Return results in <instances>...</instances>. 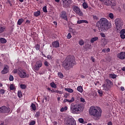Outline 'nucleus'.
<instances>
[{
    "instance_id": "nucleus-51",
    "label": "nucleus",
    "mask_w": 125,
    "mask_h": 125,
    "mask_svg": "<svg viewBox=\"0 0 125 125\" xmlns=\"http://www.w3.org/2000/svg\"><path fill=\"white\" fill-rule=\"evenodd\" d=\"M79 123L83 124V118H79L78 120Z\"/></svg>"
},
{
    "instance_id": "nucleus-42",
    "label": "nucleus",
    "mask_w": 125,
    "mask_h": 125,
    "mask_svg": "<svg viewBox=\"0 0 125 125\" xmlns=\"http://www.w3.org/2000/svg\"><path fill=\"white\" fill-rule=\"evenodd\" d=\"M79 44H80V45H83V44H84V42H83V40H81L79 41Z\"/></svg>"
},
{
    "instance_id": "nucleus-34",
    "label": "nucleus",
    "mask_w": 125,
    "mask_h": 125,
    "mask_svg": "<svg viewBox=\"0 0 125 125\" xmlns=\"http://www.w3.org/2000/svg\"><path fill=\"white\" fill-rule=\"evenodd\" d=\"M109 77L110 78L113 79H115L117 77V75L115 74H109Z\"/></svg>"
},
{
    "instance_id": "nucleus-16",
    "label": "nucleus",
    "mask_w": 125,
    "mask_h": 125,
    "mask_svg": "<svg viewBox=\"0 0 125 125\" xmlns=\"http://www.w3.org/2000/svg\"><path fill=\"white\" fill-rule=\"evenodd\" d=\"M117 57L120 60H124L125 59V52H121L117 55Z\"/></svg>"
},
{
    "instance_id": "nucleus-49",
    "label": "nucleus",
    "mask_w": 125,
    "mask_h": 125,
    "mask_svg": "<svg viewBox=\"0 0 125 125\" xmlns=\"http://www.w3.org/2000/svg\"><path fill=\"white\" fill-rule=\"evenodd\" d=\"M55 93L59 94H62L63 93L62 91L58 90H56Z\"/></svg>"
},
{
    "instance_id": "nucleus-19",
    "label": "nucleus",
    "mask_w": 125,
    "mask_h": 125,
    "mask_svg": "<svg viewBox=\"0 0 125 125\" xmlns=\"http://www.w3.org/2000/svg\"><path fill=\"white\" fill-rule=\"evenodd\" d=\"M85 23V24H88V21L86 20H79L77 21V24H82Z\"/></svg>"
},
{
    "instance_id": "nucleus-10",
    "label": "nucleus",
    "mask_w": 125,
    "mask_h": 125,
    "mask_svg": "<svg viewBox=\"0 0 125 125\" xmlns=\"http://www.w3.org/2000/svg\"><path fill=\"white\" fill-rule=\"evenodd\" d=\"M42 66V61H38L36 62L35 66L34 67V70L37 71H39L40 69Z\"/></svg>"
},
{
    "instance_id": "nucleus-12",
    "label": "nucleus",
    "mask_w": 125,
    "mask_h": 125,
    "mask_svg": "<svg viewBox=\"0 0 125 125\" xmlns=\"http://www.w3.org/2000/svg\"><path fill=\"white\" fill-rule=\"evenodd\" d=\"M73 11L77 14L79 15V16H83V12L81 11V9L78 6H74L73 7Z\"/></svg>"
},
{
    "instance_id": "nucleus-11",
    "label": "nucleus",
    "mask_w": 125,
    "mask_h": 125,
    "mask_svg": "<svg viewBox=\"0 0 125 125\" xmlns=\"http://www.w3.org/2000/svg\"><path fill=\"white\" fill-rule=\"evenodd\" d=\"M65 125H77L76 121L72 118H69L65 122Z\"/></svg>"
},
{
    "instance_id": "nucleus-44",
    "label": "nucleus",
    "mask_w": 125,
    "mask_h": 125,
    "mask_svg": "<svg viewBox=\"0 0 125 125\" xmlns=\"http://www.w3.org/2000/svg\"><path fill=\"white\" fill-rule=\"evenodd\" d=\"M5 93V90L3 89H0V94H1L2 95H3Z\"/></svg>"
},
{
    "instance_id": "nucleus-57",
    "label": "nucleus",
    "mask_w": 125,
    "mask_h": 125,
    "mask_svg": "<svg viewBox=\"0 0 125 125\" xmlns=\"http://www.w3.org/2000/svg\"><path fill=\"white\" fill-rule=\"evenodd\" d=\"M30 23H31V21L29 20H26L25 21V24H30Z\"/></svg>"
},
{
    "instance_id": "nucleus-21",
    "label": "nucleus",
    "mask_w": 125,
    "mask_h": 125,
    "mask_svg": "<svg viewBox=\"0 0 125 125\" xmlns=\"http://www.w3.org/2000/svg\"><path fill=\"white\" fill-rule=\"evenodd\" d=\"M24 21V20L22 18L19 19L17 22L18 25H21V24H22Z\"/></svg>"
},
{
    "instance_id": "nucleus-48",
    "label": "nucleus",
    "mask_w": 125,
    "mask_h": 125,
    "mask_svg": "<svg viewBox=\"0 0 125 125\" xmlns=\"http://www.w3.org/2000/svg\"><path fill=\"white\" fill-rule=\"evenodd\" d=\"M108 17H109V18H110L111 19H113V18H114V16H113V14L111 13H110L109 14Z\"/></svg>"
},
{
    "instance_id": "nucleus-18",
    "label": "nucleus",
    "mask_w": 125,
    "mask_h": 125,
    "mask_svg": "<svg viewBox=\"0 0 125 125\" xmlns=\"http://www.w3.org/2000/svg\"><path fill=\"white\" fill-rule=\"evenodd\" d=\"M74 101H75V98H74V97H72L71 100H69L67 99H64L63 102L64 103H66V102H68L69 103H72L73 102H74Z\"/></svg>"
},
{
    "instance_id": "nucleus-50",
    "label": "nucleus",
    "mask_w": 125,
    "mask_h": 125,
    "mask_svg": "<svg viewBox=\"0 0 125 125\" xmlns=\"http://www.w3.org/2000/svg\"><path fill=\"white\" fill-rule=\"evenodd\" d=\"M120 34H125V29H123L120 32Z\"/></svg>"
},
{
    "instance_id": "nucleus-30",
    "label": "nucleus",
    "mask_w": 125,
    "mask_h": 125,
    "mask_svg": "<svg viewBox=\"0 0 125 125\" xmlns=\"http://www.w3.org/2000/svg\"><path fill=\"white\" fill-rule=\"evenodd\" d=\"M5 30V28L4 27L1 26V24H0V34H1V33H3Z\"/></svg>"
},
{
    "instance_id": "nucleus-6",
    "label": "nucleus",
    "mask_w": 125,
    "mask_h": 125,
    "mask_svg": "<svg viewBox=\"0 0 125 125\" xmlns=\"http://www.w3.org/2000/svg\"><path fill=\"white\" fill-rule=\"evenodd\" d=\"M18 75L21 79L28 78L29 77V74L27 73L26 70L24 69L18 70Z\"/></svg>"
},
{
    "instance_id": "nucleus-38",
    "label": "nucleus",
    "mask_w": 125,
    "mask_h": 125,
    "mask_svg": "<svg viewBox=\"0 0 125 125\" xmlns=\"http://www.w3.org/2000/svg\"><path fill=\"white\" fill-rule=\"evenodd\" d=\"M44 65L45 67H48L49 66L50 63L47 61H45L44 62Z\"/></svg>"
},
{
    "instance_id": "nucleus-46",
    "label": "nucleus",
    "mask_w": 125,
    "mask_h": 125,
    "mask_svg": "<svg viewBox=\"0 0 125 125\" xmlns=\"http://www.w3.org/2000/svg\"><path fill=\"white\" fill-rule=\"evenodd\" d=\"M80 101L82 103H84V104H86V102H85V100H84L83 98H80Z\"/></svg>"
},
{
    "instance_id": "nucleus-25",
    "label": "nucleus",
    "mask_w": 125,
    "mask_h": 125,
    "mask_svg": "<svg viewBox=\"0 0 125 125\" xmlns=\"http://www.w3.org/2000/svg\"><path fill=\"white\" fill-rule=\"evenodd\" d=\"M0 43H6L7 42V40L5 38H0Z\"/></svg>"
},
{
    "instance_id": "nucleus-58",
    "label": "nucleus",
    "mask_w": 125,
    "mask_h": 125,
    "mask_svg": "<svg viewBox=\"0 0 125 125\" xmlns=\"http://www.w3.org/2000/svg\"><path fill=\"white\" fill-rule=\"evenodd\" d=\"M7 3H8L10 5V6L12 5V2L10 0H7Z\"/></svg>"
},
{
    "instance_id": "nucleus-61",
    "label": "nucleus",
    "mask_w": 125,
    "mask_h": 125,
    "mask_svg": "<svg viewBox=\"0 0 125 125\" xmlns=\"http://www.w3.org/2000/svg\"><path fill=\"white\" fill-rule=\"evenodd\" d=\"M3 66V63L0 62V68H1Z\"/></svg>"
},
{
    "instance_id": "nucleus-33",
    "label": "nucleus",
    "mask_w": 125,
    "mask_h": 125,
    "mask_svg": "<svg viewBox=\"0 0 125 125\" xmlns=\"http://www.w3.org/2000/svg\"><path fill=\"white\" fill-rule=\"evenodd\" d=\"M41 116V112L40 111H38L36 113L35 117L36 118H39Z\"/></svg>"
},
{
    "instance_id": "nucleus-15",
    "label": "nucleus",
    "mask_w": 125,
    "mask_h": 125,
    "mask_svg": "<svg viewBox=\"0 0 125 125\" xmlns=\"http://www.w3.org/2000/svg\"><path fill=\"white\" fill-rule=\"evenodd\" d=\"M9 66L8 65L5 64L2 70L1 71V74L2 75L6 74L9 73Z\"/></svg>"
},
{
    "instance_id": "nucleus-27",
    "label": "nucleus",
    "mask_w": 125,
    "mask_h": 125,
    "mask_svg": "<svg viewBox=\"0 0 125 125\" xmlns=\"http://www.w3.org/2000/svg\"><path fill=\"white\" fill-rule=\"evenodd\" d=\"M18 97L19 98H21L23 96L21 90H19L18 91Z\"/></svg>"
},
{
    "instance_id": "nucleus-40",
    "label": "nucleus",
    "mask_w": 125,
    "mask_h": 125,
    "mask_svg": "<svg viewBox=\"0 0 125 125\" xmlns=\"http://www.w3.org/2000/svg\"><path fill=\"white\" fill-rule=\"evenodd\" d=\"M98 93L100 95V96L102 97L103 96V91L102 90H98Z\"/></svg>"
},
{
    "instance_id": "nucleus-55",
    "label": "nucleus",
    "mask_w": 125,
    "mask_h": 125,
    "mask_svg": "<svg viewBox=\"0 0 125 125\" xmlns=\"http://www.w3.org/2000/svg\"><path fill=\"white\" fill-rule=\"evenodd\" d=\"M100 35L101 37H102V38H105V34H104V33H101Z\"/></svg>"
},
{
    "instance_id": "nucleus-9",
    "label": "nucleus",
    "mask_w": 125,
    "mask_h": 125,
    "mask_svg": "<svg viewBox=\"0 0 125 125\" xmlns=\"http://www.w3.org/2000/svg\"><path fill=\"white\" fill-rule=\"evenodd\" d=\"M104 3L107 6H115L116 5L115 0H104Z\"/></svg>"
},
{
    "instance_id": "nucleus-52",
    "label": "nucleus",
    "mask_w": 125,
    "mask_h": 125,
    "mask_svg": "<svg viewBox=\"0 0 125 125\" xmlns=\"http://www.w3.org/2000/svg\"><path fill=\"white\" fill-rule=\"evenodd\" d=\"M52 56H51V55H48L47 56V59L48 60H49V61H50V60H51L52 59Z\"/></svg>"
},
{
    "instance_id": "nucleus-37",
    "label": "nucleus",
    "mask_w": 125,
    "mask_h": 125,
    "mask_svg": "<svg viewBox=\"0 0 125 125\" xmlns=\"http://www.w3.org/2000/svg\"><path fill=\"white\" fill-rule=\"evenodd\" d=\"M35 49H36V50L37 51H39V50H40L41 46H40V44H36V45H35Z\"/></svg>"
},
{
    "instance_id": "nucleus-60",
    "label": "nucleus",
    "mask_w": 125,
    "mask_h": 125,
    "mask_svg": "<svg viewBox=\"0 0 125 125\" xmlns=\"http://www.w3.org/2000/svg\"><path fill=\"white\" fill-rule=\"evenodd\" d=\"M110 52V48H106V53H108Z\"/></svg>"
},
{
    "instance_id": "nucleus-36",
    "label": "nucleus",
    "mask_w": 125,
    "mask_h": 125,
    "mask_svg": "<svg viewBox=\"0 0 125 125\" xmlns=\"http://www.w3.org/2000/svg\"><path fill=\"white\" fill-rule=\"evenodd\" d=\"M20 87L22 89H25L27 88V86L24 84H20Z\"/></svg>"
},
{
    "instance_id": "nucleus-45",
    "label": "nucleus",
    "mask_w": 125,
    "mask_h": 125,
    "mask_svg": "<svg viewBox=\"0 0 125 125\" xmlns=\"http://www.w3.org/2000/svg\"><path fill=\"white\" fill-rule=\"evenodd\" d=\"M72 37L71 34L70 33H69L66 36V38L68 40H70V39H71V38Z\"/></svg>"
},
{
    "instance_id": "nucleus-7",
    "label": "nucleus",
    "mask_w": 125,
    "mask_h": 125,
    "mask_svg": "<svg viewBox=\"0 0 125 125\" xmlns=\"http://www.w3.org/2000/svg\"><path fill=\"white\" fill-rule=\"evenodd\" d=\"M11 109L10 107H7L5 105H3L0 107V113H3V114L11 113L12 112H11Z\"/></svg>"
},
{
    "instance_id": "nucleus-2",
    "label": "nucleus",
    "mask_w": 125,
    "mask_h": 125,
    "mask_svg": "<svg viewBox=\"0 0 125 125\" xmlns=\"http://www.w3.org/2000/svg\"><path fill=\"white\" fill-rule=\"evenodd\" d=\"M76 64L75 57L72 55H68L62 63V66L66 70H69L70 68H72L74 65Z\"/></svg>"
},
{
    "instance_id": "nucleus-26",
    "label": "nucleus",
    "mask_w": 125,
    "mask_h": 125,
    "mask_svg": "<svg viewBox=\"0 0 125 125\" xmlns=\"http://www.w3.org/2000/svg\"><path fill=\"white\" fill-rule=\"evenodd\" d=\"M77 91L80 93H83V86H78L77 87Z\"/></svg>"
},
{
    "instance_id": "nucleus-62",
    "label": "nucleus",
    "mask_w": 125,
    "mask_h": 125,
    "mask_svg": "<svg viewBox=\"0 0 125 125\" xmlns=\"http://www.w3.org/2000/svg\"><path fill=\"white\" fill-rule=\"evenodd\" d=\"M102 52L103 53H106V48H104L102 50Z\"/></svg>"
},
{
    "instance_id": "nucleus-39",
    "label": "nucleus",
    "mask_w": 125,
    "mask_h": 125,
    "mask_svg": "<svg viewBox=\"0 0 125 125\" xmlns=\"http://www.w3.org/2000/svg\"><path fill=\"white\" fill-rule=\"evenodd\" d=\"M70 93H65L64 94L63 97L66 98V99H67L70 96Z\"/></svg>"
},
{
    "instance_id": "nucleus-63",
    "label": "nucleus",
    "mask_w": 125,
    "mask_h": 125,
    "mask_svg": "<svg viewBox=\"0 0 125 125\" xmlns=\"http://www.w3.org/2000/svg\"><path fill=\"white\" fill-rule=\"evenodd\" d=\"M107 125H112V122L111 121L108 122Z\"/></svg>"
},
{
    "instance_id": "nucleus-53",
    "label": "nucleus",
    "mask_w": 125,
    "mask_h": 125,
    "mask_svg": "<svg viewBox=\"0 0 125 125\" xmlns=\"http://www.w3.org/2000/svg\"><path fill=\"white\" fill-rule=\"evenodd\" d=\"M120 37H121V39H122L123 40H124V39H125V34H120Z\"/></svg>"
},
{
    "instance_id": "nucleus-43",
    "label": "nucleus",
    "mask_w": 125,
    "mask_h": 125,
    "mask_svg": "<svg viewBox=\"0 0 125 125\" xmlns=\"http://www.w3.org/2000/svg\"><path fill=\"white\" fill-rule=\"evenodd\" d=\"M36 122L34 120H31L29 123V125H35Z\"/></svg>"
},
{
    "instance_id": "nucleus-47",
    "label": "nucleus",
    "mask_w": 125,
    "mask_h": 125,
    "mask_svg": "<svg viewBox=\"0 0 125 125\" xmlns=\"http://www.w3.org/2000/svg\"><path fill=\"white\" fill-rule=\"evenodd\" d=\"M42 10L43 12L47 13V6H45L42 8Z\"/></svg>"
},
{
    "instance_id": "nucleus-13",
    "label": "nucleus",
    "mask_w": 125,
    "mask_h": 125,
    "mask_svg": "<svg viewBox=\"0 0 125 125\" xmlns=\"http://www.w3.org/2000/svg\"><path fill=\"white\" fill-rule=\"evenodd\" d=\"M60 17L63 20L68 21L67 15L66 11H62L60 15Z\"/></svg>"
},
{
    "instance_id": "nucleus-32",
    "label": "nucleus",
    "mask_w": 125,
    "mask_h": 125,
    "mask_svg": "<svg viewBox=\"0 0 125 125\" xmlns=\"http://www.w3.org/2000/svg\"><path fill=\"white\" fill-rule=\"evenodd\" d=\"M10 90H14L15 89V85L13 84H11L9 86Z\"/></svg>"
},
{
    "instance_id": "nucleus-29",
    "label": "nucleus",
    "mask_w": 125,
    "mask_h": 125,
    "mask_svg": "<svg viewBox=\"0 0 125 125\" xmlns=\"http://www.w3.org/2000/svg\"><path fill=\"white\" fill-rule=\"evenodd\" d=\"M31 107L33 111H36L37 109L35 104L33 103L31 104Z\"/></svg>"
},
{
    "instance_id": "nucleus-64",
    "label": "nucleus",
    "mask_w": 125,
    "mask_h": 125,
    "mask_svg": "<svg viewBox=\"0 0 125 125\" xmlns=\"http://www.w3.org/2000/svg\"><path fill=\"white\" fill-rule=\"evenodd\" d=\"M122 71H124V72H125V66L123 67Z\"/></svg>"
},
{
    "instance_id": "nucleus-22",
    "label": "nucleus",
    "mask_w": 125,
    "mask_h": 125,
    "mask_svg": "<svg viewBox=\"0 0 125 125\" xmlns=\"http://www.w3.org/2000/svg\"><path fill=\"white\" fill-rule=\"evenodd\" d=\"M96 41H98V37H93L91 38L90 40V42L91 43H93V42H96Z\"/></svg>"
},
{
    "instance_id": "nucleus-20",
    "label": "nucleus",
    "mask_w": 125,
    "mask_h": 125,
    "mask_svg": "<svg viewBox=\"0 0 125 125\" xmlns=\"http://www.w3.org/2000/svg\"><path fill=\"white\" fill-rule=\"evenodd\" d=\"M41 15V11L38 10L37 11H36L34 12V16L35 17H38L39 16H40Z\"/></svg>"
},
{
    "instance_id": "nucleus-3",
    "label": "nucleus",
    "mask_w": 125,
    "mask_h": 125,
    "mask_svg": "<svg viewBox=\"0 0 125 125\" xmlns=\"http://www.w3.org/2000/svg\"><path fill=\"white\" fill-rule=\"evenodd\" d=\"M89 113L90 116L94 117L96 120H99L102 114V109L99 106H92L90 107Z\"/></svg>"
},
{
    "instance_id": "nucleus-28",
    "label": "nucleus",
    "mask_w": 125,
    "mask_h": 125,
    "mask_svg": "<svg viewBox=\"0 0 125 125\" xmlns=\"http://www.w3.org/2000/svg\"><path fill=\"white\" fill-rule=\"evenodd\" d=\"M50 85L52 88H56L57 85L54 82H52L50 83Z\"/></svg>"
},
{
    "instance_id": "nucleus-56",
    "label": "nucleus",
    "mask_w": 125,
    "mask_h": 125,
    "mask_svg": "<svg viewBox=\"0 0 125 125\" xmlns=\"http://www.w3.org/2000/svg\"><path fill=\"white\" fill-rule=\"evenodd\" d=\"M91 60L93 62H95V59H94L93 57H91Z\"/></svg>"
},
{
    "instance_id": "nucleus-59",
    "label": "nucleus",
    "mask_w": 125,
    "mask_h": 125,
    "mask_svg": "<svg viewBox=\"0 0 125 125\" xmlns=\"http://www.w3.org/2000/svg\"><path fill=\"white\" fill-rule=\"evenodd\" d=\"M120 89H121V91H124L125 90L124 87H123V86H121Z\"/></svg>"
},
{
    "instance_id": "nucleus-35",
    "label": "nucleus",
    "mask_w": 125,
    "mask_h": 125,
    "mask_svg": "<svg viewBox=\"0 0 125 125\" xmlns=\"http://www.w3.org/2000/svg\"><path fill=\"white\" fill-rule=\"evenodd\" d=\"M68 109V107L67 106H65L64 107H62L60 109L61 112H63L64 111H66Z\"/></svg>"
},
{
    "instance_id": "nucleus-4",
    "label": "nucleus",
    "mask_w": 125,
    "mask_h": 125,
    "mask_svg": "<svg viewBox=\"0 0 125 125\" xmlns=\"http://www.w3.org/2000/svg\"><path fill=\"white\" fill-rule=\"evenodd\" d=\"M83 110V104H75L72 103L70 105V111L73 114H79Z\"/></svg>"
},
{
    "instance_id": "nucleus-17",
    "label": "nucleus",
    "mask_w": 125,
    "mask_h": 125,
    "mask_svg": "<svg viewBox=\"0 0 125 125\" xmlns=\"http://www.w3.org/2000/svg\"><path fill=\"white\" fill-rule=\"evenodd\" d=\"M52 45L54 48H59L60 47V42L57 41H54L52 43Z\"/></svg>"
},
{
    "instance_id": "nucleus-24",
    "label": "nucleus",
    "mask_w": 125,
    "mask_h": 125,
    "mask_svg": "<svg viewBox=\"0 0 125 125\" xmlns=\"http://www.w3.org/2000/svg\"><path fill=\"white\" fill-rule=\"evenodd\" d=\"M65 91L70 93H73L74 92V90H73L72 88H65Z\"/></svg>"
},
{
    "instance_id": "nucleus-8",
    "label": "nucleus",
    "mask_w": 125,
    "mask_h": 125,
    "mask_svg": "<svg viewBox=\"0 0 125 125\" xmlns=\"http://www.w3.org/2000/svg\"><path fill=\"white\" fill-rule=\"evenodd\" d=\"M115 23L116 24V27L117 31H118V30H120V29H122L124 22L121 19H116L115 21Z\"/></svg>"
},
{
    "instance_id": "nucleus-23",
    "label": "nucleus",
    "mask_w": 125,
    "mask_h": 125,
    "mask_svg": "<svg viewBox=\"0 0 125 125\" xmlns=\"http://www.w3.org/2000/svg\"><path fill=\"white\" fill-rule=\"evenodd\" d=\"M58 76L59 78H60L61 79H63L64 78V75L62 74V73L61 72H59L58 73Z\"/></svg>"
},
{
    "instance_id": "nucleus-54",
    "label": "nucleus",
    "mask_w": 125,
    "mask_h": 125,
    "mask_svg": "<svg viewBox=\"0 0 125 125\" xmlns=\"http://www.w3.org/2000/svg\"><path fill=\"white\" fill-rule=\"evenodd\" d=\"M93 18L94 20H98V17L95 15H93Z\"/></svg>"
},
{
    "instance_id": "nucleus-1",
    "label": "nucleus",
    "mask_w": 125,
    "mask_h": 125,
    "mask_svg": "<svg viewBox=\"0 0 125 125\" xmlns=\"http://www.w3.org/2000/svg\"><path fill=\"white\" fill-rule=\"evenodd\" d=\"M96 26L100 32H106L111 27V23L108 22L106 19L104 18H101L97 21Z\"/></svg>"
},
{
    "instance_id": "nucleus-31",
    "label": "nucleus",
    "mask_w": 125,
    "mask_h": 125,
    "mask_svg": "<svg viewBox=\"0 0 125 125\" xmlns=\"http://www.w3.org/2000/svg\"><path fill=\"white\" fill-rule=\"evenodd\" d=\"M82 5L83 8L85 9L88 8V5H87V3L86 2H84L83 3Z\"/></svg>"
},
{
    "instance_id": "nucleus-14",
    "label": "nucleus",
    "mask_w": 125,
    "mask_h": 125,
    "mask_svg": "<svg viewBox=\"0 0 125 125\" xmlns=\"http://www.w3.org/2000/svg\"><path fill=\"white\" fill-rule=\"evenodd\" d=\"M63 3V7L68 8L72 3V0H62Z\"/></svg>"
},
{
    "instance_id": "nucleus-41",
    "label": "nucleus",
    "mask_w": 125,
    "mask_h": 125,
    "mask_svg": "<svg viewBox=\"0 0 125 125\" xmlns=\"http://www.w3.org/2000/svg\"><path fill=\"white\" fill-rule=\"evenodd\" d=\"M14 78L13 76L12 75H10L9 77V81L13 82L14 81Z\"/></svg>"
},
{
    "instance_id": "nucleus-5",
    "label": "nucleus",
    "mask_w": 125,
    "mask_h": 125,
    "mask_svg": "<svg viewBox=\"0 0 125 125\" xmlns=\"http://www.w3.org/2000/svg\"><path fill=\"white\" fill-rule=\"evenodd\" d=\"M112 86L113 82L109 79H106L105 84L103 85V87L104 90L105 91H108L110 90Z\"/></svg>"
}]
</instances>
